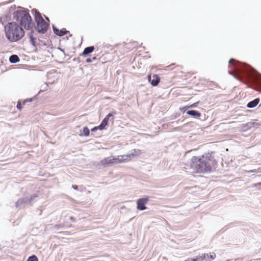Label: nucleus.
<instances>
[{"label": "nucleus", "instance_id": "nucleus-6", "mask_svg": "<svg viewBox=\"0 0 261 261\" xmlns=\"http://www.w3.org/2000/svg\"><path fill=\"white\" fill-rule=\"evenodd\" d=\"M207 164H196L195 166V168L198 170V172H208L211 171L210 168H208L206 167Z\"/></svg>", "mask_w": 261, "mask_h": 261}, {"label": "nucleus", "instance_id": "nucleus-22", "mask_svg": "<svg viewBox=\"0 0 261 261\" xmlns=\"http://www.w3.org/2000/svg\"><path fill=\"white\" fill-rule=\"evenodd\" d=\"M92 61V59H90V58L87 59L86 60V63H90Z\"/></svg>", "mask_w": 261, "mask_h": 261}, {"label": "nucleus", "instance_id": "nucleus-13", "mask_svg": "<svg viewBox=\"0 0 261 261\" xmlns=\"http://www.w3.org/2000/svg\"><path fill=\"white\" fill-rule=\"evenodd\" d=\"M94 50V46H91L87 47L85 48V49L84 50L83 52L82 53V55L86 56V55L91 53L92 51H93Z\"/></svg>", "mask_w": 261, "mask_h": 261}, {"label": "nucleus", "instance_id": "nucleus-23", "mask_svg": "<svg viewBox=\"0 0 261 261\" xmlns=\"http://www.w3.org/2000/svg\"><path fill=\"white\" fill-rule=\"evenodd\" d=\"M260 185H261V182H257L256 184H254L253 185V187H257L258 186H260Z\"/></svg>", "mask_w": 261, "mask_h": 261}, {"label": "nucleus", "instance_id": "nucleus-28", "mask_svg": "<svg viewBox=\"0 0 261 261\" xmlns=\"http://www.w3.org/2000/svg\"><path fill=\"white\" fill-rule=\"evenodd\" d=\"M25 103L24 101L23 102V105H24Z\"/></svg>", "mask_w": 261, "mask_h": 261}, {"label": "nucleus", "instance_id": "nucleus-27", "mask_svg": "<svg viewBox=\"0 0 261 261\" xmlns=\"http://www.w3.org/2000/svg\"><path fill=\"white\" fill-rule=\"evenodd\" d=\"M96 59H97V58H96V57H93V58H92V61H93V60H96Z\"/></svg>", "mask_w": 261, "mask_h": 261}, {"label": "nucleus", "instance_id": "nucleus-16", "mask_svg": "<svg viewBox=\"0 0 261 261\" xmlns=\"http://www.w3.org/2000/svg\"><path fill=\"white\" fill-rule=\"evenodd\" d=\"M27 261H38V259L36 255H33L32 256H30L28 258Z\"/></svg>", "mask_w": 261, "mask_h": 261}, {"label": "nucleus", "instance_id": "nucleus-7", "mask_svg": "<svg viewBox=\"0 0 261 261\" xmlns=\"http://www.w3.org/2000/svg\"><path fill=\"white\" fill-rule=\"evenodd\" d=\"M113 114L111 113L108 114L106 117L102 121L101 124L98 126L99 129L102 130L105 128V127L108 125V123L109 121V118L110 117H112Z\"/></svg>", "mask_w": 261, "mask_h": 261}, {"label": "nucleus", "instance_id": "nucleus-19", "mask_svg": "<svg viewBox=\"0 0 261 261\" xmlns=\"http://www.w3.org/2000/svg\"><path fill=\"white\" fill-rule=\"evenodd\" d=\"M229 64L235 65L237 63V61L234 59H230L229 61Z\"/></svg>", "mask_w": 261, "mask_h": 261}, {"label": "nucleus", "instance_id": "nucleus-24", "mask_svg": "<svg viewBox=\"0 0 261 261\" xmlns=\"http://www.w3.org/2000/svg\"><path fill=\"white\" fill-rule=\"evenodd\" d=\"M99 129V127H98V126H96V127H94V128H93L91 130L92 131H94V130H96L97 129Z\"/></svg>", "mask_w": 261, "mask_h": 261}, {"label": "nucleus", "instance_id": "nucleus-26", "mask_svg": "<svg viewBox=\"0 0 261 261\" xmlns=\"http://www.w3.org/2000/svg\"><path fill=\"white\" fill-rule=\"evenodd\" d=\"M185 261H193V260L192 258H188Z\"/></svg>", "mask_w": 261, "mask_h": 261}, {"label": "nucleus", "instance_id": "nucleus-8", "mask_svg": "<svg viewBox=\"0 0 261 261\" xmlns=\"http://www.w3.org/2000/svg\"><path fill=\"white\" fill-rule=\"evenodd\" d=\"M54 33L60 36H64L67 34L68 31H66V29L63 28L61 30L58 29L57 28H54Z\"/></svg>", "mask_w": 261, "mask_h": 261}, {"label": "nucleus", "instance_id": "nucleus-18", "mask_svg": "<svg viewBox=\"0 0 261 261\" xmlns=\"http://www.w3.org/2000/svg\"><path fill=\"white\" fill-rule=\"evenodd\" d=\"M197 103H198V102H195L188 107H185L184 108L188 109V108L196 107L197 105Z\"/></svg>", "mask_w": 261, "mask_h": 261}, {"label": "nucleus", "instance_id": "nucleus-1", "mask_svg": "<svg viewBox=\"0 0 261 261\" xmlns=\"http://www.w3.org/2000/svg\"><path fill=\"white\" fill-rule=\"evenodd\" d=\"M5 31L6 37L12 42L20 40L25 34L23 29L16 22L8 23L5 27Z\"/></svg>", "mask_w": 261, "mask_h": 261}, {"label": "nucleus", "instance_id": "nucleus-15", "mask_svg": "<svg viewBox=\"0 0 261 261\" xmlns=\"http://www.w3.org/2000/svg\"><path fill=\"white\" fill-rule=\"evenodd\" d=\"M208 255V257L206 256V259L207 258V261H211L215 259L216 257V254L214 253H210Z\"/></svg>", "mask_w": 261, "mask_h": 261}, {"label": "nucleus", "instance_id": "nucleus-14", "mask_svg": "<svg viewBox=\"0 0 261 261\" xmlns=\"http://www.w3.org/2000/svg\"><path fill=\"white\" fill-rule=\"evenodd\" d=\"M9 61L12 63H15L19 61V58L17 55H14L10 56Z\"/></svg>", "mask_w": 261, "mask_h": 261}, {"label": "nucleus", "instance_id": "nucleus-17", "mask_svg": "<svg viewBox=\"0 0 261 261\" xmlns=\"http://www.w3.org/2000/svg\"><path fill=\"white\" fill-rule=\"evenodd\" d=\"M83 133L85 136H88L89 135L90 131L87 127H84Z\"/></svg>", "mask_w": 261, "mask_h": 261}, {"label": "nucleus", "instance_id": "nucleus-10", "mask_svg": "<svg viewBox=\"0 0 261 261\" xmlns=\"http://www.w3.org/2000/svg\"><path fill=\"white\" fill-rule=\"evenodd\" d=\"M187 114L194 118H199L201 116L200 113L195 110H190L187 112Z\"/></svg>", "mask_w": 261, "mask_h": 261}, {"label": "nucleus", "instance_id": "nucleus-4", "mask_svg": "<svg viewBox=\"0 0 261 261\" xmlns=\"http://www.w3.org/2000/svg\"><path fill=\"white\" fill-rule=\"evenodd\" d=\"M148 197L139 199L137 202V209L141 211L145 210L146 208L145 204L148 202Z\"/></svg>", "mask_w": 261, "mask_h": 261}, {"label": "nucleus", "instance_id": "nucleus-2", "mask_svg": "<svg viewBox=\"0 0 261 261\" xmlns=\"http://www.w3.org/2000/svg\"><path fill=\"white\" fill-rule=\"evenodd\" d=\"M14 18L20 23L21 27L26 30H30L34 27V23L29 13L25 10H17L13 14Z\"/></svg>", "mask_w": 261, "mask_h": 261}, {"label": "nucleus", "instance_id": "nucleus-3", "mask_svg": "<svg viewBox=\"0 0 261 261\" xmlns=\"http://www.w3.org/2000/svg\"><path fill=\"white\" fill-rule=\"evenodd\" d=\"M35 18L38 32L41 33H45L48 29V24L44 20L39 12H36Z\"/></svg>", "mask_w": 261, "mask_h": 261}, {"label": "nucleus", "instance_id": "nucleus-11", "mask_svg": "<svg viewBox=\"0 0 261 261\" xmlns=\"http://www.w3.org/2000/svg\"><path fill=\"white\" fill-rule=\"evenodd\" d=\"M206 256L208 257V254H202L201 255L197 256L195 258H192L193 261H203L206 259Z\"/></svg>", "mask_w": 261, "mask_h": 261}, {"label": "nucleus", "instance_id": "nucleus-5", "mask_svg": "<svg viewBox=\"0 0 261 261\" xmlns=\"http://www.w3.org/2000/svg\"><path fill=\"white\" fill-rule=\"evenodd\" d=\"M147 79L151 85L153 86H156L160 82V77L158 74H154L152 75L151 80V74L148 75Z\"/></svg>", "mask_w": 261, "mask_h": 261}, {"label": "nucleus", "instance_id": "nucleus-12", "mask_svg": "<svg viewBox=\"0 0 261 261\" xmlns=\"http://www.w3.org/2000/svg\"><path fill=\"white\" fill-rule=\"evenodd\" d=\"M204 158V156H202V158H200L198 156H193L191 159V162L192 163H204V161L202 160Z\"/></svg>", "mask_w": 261, "mask_h": 261}, {"label": "nucleus", "instance_id": "nucleus-20", "mask_svg": "<svg viewBox=\"0 0 261 261\" xmlns=\"http://www.w3.org/2000/svg\"><path fill=\"white\" fill-rule=\"evenodd\" d=\"M17 108L19 110H21L22 109V106H21V103L20 102H18L17 103V106H16Z\"/></svg>", "mask_w": 261, "mask_h": 261}, {"label": "nucleus", "instance_id": "nucleus-21", "mask_svg": "<svg viewBox=\"0 0 261 261\" xmlns=\"http://www.w3.org/2000/svg\"><path fill=\"white\" fill-rule=\"evenodd\" d=\"M30 39H31V41H32V43H33V44H34V43H35V39L33 38V37L32 36V35H31V36H30Z\"/></svg>", "mask_w": 261, "mask_h": 261}, {"label": "nucleus", "instance_id": "nucleus-9", "mask_svg": "<svg viewBox=\"0 0 261 261\" xmlns=\"http://www.w3.org/2000/svg\"><path fill=\"white\" fill-rule=\"evenodd\" d=\"M259 101L260 99L259 98H256L254 100L248 102L247 106L249 108H254L258 104Z\"/></svg>", "mask_w": 261, "mask_h": 261}, {"label": "nucleus", "instance_id": "nucleus-25", "mask_svg": "<svg viewBox=\"0 0 261 261\" xmlns=\"http://www.w3.org/2000/svg\"><path fill=\"white\" fill-rule=\"evenodd\" d=\"M72 188L75 190L78 189V186L77 185H72Z\"/></svg>", "mask_w": 261, "mask_h": 261}]
</instances>
